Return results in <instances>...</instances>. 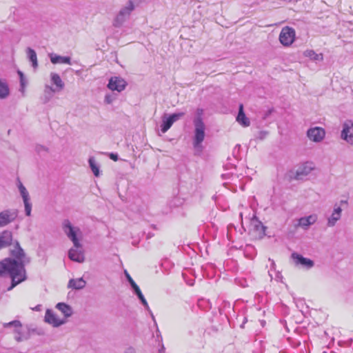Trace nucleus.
<instances>
[{
  "label": "nucleus",
  "mask_w": 353,
  "mask_h": 353,
  "mask_svg": "<svg viewBox=\"0 0 353 353\" xmlns=\"http://www.w3.org/2000/svg\"><path fill=\"white\" fill-rule=\"evenodd\" d=\"M6 276L11 279V283L8 290H12L18 284L27 279L24 264L10 257L0 261V277Z\"/></svg>",
  "instance_id": "obj_1"
},
{
  "label": "nucleus",
  "mask_w": 353,
  "mask_h": 353,
  "mask_svg": "<svg viewBox=\"0 0 353 353\" xmlns=\"http://www.w3.org/2000/svg\"><path fill=\"white\" fill-rule=\"evenodd\" d=\"M204 110L202 108H197L195 115L193 118L194 136H193V147L199 152L203 151L202 143L205 136V125L203 122V115Z\"/></svg>",
  "instance_id": "obj_2"
},
{
  "label": "nucleus",
  "mask_w": 353,
  "mask_h": 353,
  "mask_svg": "<svg viewBox=\"0 0 353 353\" xmlns=\"http://www.w3.org/2000/svg\"><path fill=\"white\" fill-rule=\"evenodd\" d=\"M62 228L68 239L73 243L76 248H82L78 236H81L82 232L79 228L74 226L68 219H64L62 223Z\"/></svg>",
  "instance_id": "obj_3"
},
{
  "label": "nucleus",
  "mask_w": 353,
  "mask_h": 353,
  "mask_svg": "<svg viewBox=\"0 0 353 353\" xmlns=\"http://www.w3.org/2000/svg\"><path fill=\"white\" fill-rule=\"evenodd\" d=\"M135 6L132 0H129L125 6L123 7L113 20L112 25L115 28H120L129 19L131 12L134 10Z\"/></svg>",
  "instance_id": "obj_4"
},
{
  "label": "nucleus",
  "mask_w": 353,
  "mask_h": 353,
  "mask_svg": "<svg viewBox=\"0 0 353 353\" xmlns=\"http://www.w3.org/2000/svg\"><path fill=\"white\" fill-rule=\"evenodd\" d=\"M295 39V30L293 28L285 26L279 34V41L285 46H290Z\"/></svg>",
  "instance_id": "obj_5"
},
{
  "label": "nucleus",
  "mask_w": 353,
  "mask_h": 353,
  "mask_svg": "<svg viewBox=\"0 0 353 353\" xmlns=\"http://www.w3.org/2000/svg\"><path fill=\"white\" fill-rule=\"evenodd\" d=\"M128 85L127 81L119 76L111 77L108 80L107 88L112 91L121 92Z\"/></svg>",
  "instance_id": "obj_6"
},
{
  "label": "nucleus",
  "mask_w": 353,
  "mask_h": 353,
  "mask_svg": "<svg viewBox=\"0 0 353 353\" xmlns=\"http://www.w3.org/2000/svg\"><path fill=\"white\" fill-rule=\"evenodd\" d=\"M312 170V163L307 162L300 165L295 172L290 171V177L291 179L303 180Z\"/></svg>",
  "instance_id": "obj_7"
},
{
  "label": "nucleus",
  "mask_w": 353,
  "mask_h": 353,
  "mask_svg": "<svg viewBox=\"0 0 353 353\" xmlns=\"http://www.w3.org/2000/svg\"><path fill=\"white\" fill-rule=\"evenodd\" d=\"M291 259L296 266H301L307 270L311 269L314 265L313 260L304 257L302 254L295 252L292 253Z\"/></svg>",
  "instance_id": "obj_8"
},
{
  "label": "nucleus",
  "mask_w": 353,
  "mask_h": 353,
  "mask_svg": "<svg viewBox=\"0 0 353 353\" xmlns=\"http://www.w3.org/2000/svg\"><path fill=\"white\" fill-rule=\"evenodd\" d=\"M341 137L353 145V122L352 121H347L343 123Z\"/></svg>",
  "instance_id": "obj_9"
},
{
  "label": "nucleus",
  "mask_w": 353,
  "mask_h": 353,
  "mask_svg": "<svg viewBox=\"0 0 353 353\" xmlns=\"http://www.w3.org/2000/svg\"><path fill=\"white\" fill-rule=\"evenodd\" d=\"M307 135L312 141L319 143L325 138V131L321 127L311 128L308 129Z\"/></svg>",
  "instance_id": "obj_10"
},
{
  "label": "nucleus",
  "mask_w": 353,
  "mask_h": 353,
  "mask_svg": "<svg viewBox=\"0 0 353 353\" xmlns=\"http://www.w3.org/2000/svg\"><path fill=\"white\" fill-rule=\"evenodd\" d=\"M45 321L54 327H58L66 323L65 319H60L52 310L47 309L45 314Z\"/></svg>",
  "instance_id": "obj_11"
},
{
  "label": "nucleus",
  "mask_w": 353,
  "mask_h": 353,
  "mask_svg": "<svg viewBox=\"0 0 353 353\" xmlns=\"http://www.w3.org/2000/svg\"><path fill=\"white\" fill-rule=\"evenodd\" d=\"M17 212H12L9 210H3L0 213V228L7 225L12 222L17 217Z\"/></svg>",
  "instance_id": "obj_12"
},
{
  "label": "nucleus",
  "mask_w": 353,
  "mask_h": 353,
  "mask_svg": "<svg viewBox=\"0 0 353 353\" xmlns=\"http://www.w3.org/2000/svg\"><path fill=\"white\" fill-rule=\"evenodd\" d=\"M10 255L12 259H16L18 262L22 263L24 266L30 262V259L26 256L23 248L10 250Z\"/></svg>",
  "instance_id": "obj_13"
},
{
  "label": "nucleus",
  "mask_w": 353,
  "mask_h": 353,
  "mask_svg": "<svg viewBox=\"0 0 353 353\" xmlns=\"http://www.w3.org/2000/svg\"><path fill=\"white\" fill-rule=\"evenodd\" d=\"M12 232L9 230H4L0 234V249L8 248L12 244Z\"/></svg>",
  "instance_id": "obj_14"
},
{
  "label": "nucleus",
  "mask_w": 353,
  "mask_h": 353,
  "mask_svg": "<svg viewBox=\"0 0 353 353\" xmlns=\"http://www.w3.org/2000/svg\"><path fill=\"white\" fill-rule=\"evenodd\" d=\"M77 249L74 247L70 248L68 251V258L72 261L83 263L85 261L83 252Z\"/></svg>",
  "instance_id": "obj_15"
},
{
  "label": "nucleus",
  "mask_w": 353,
  "mask_h": 353,
  "mask_svg": "<svg viewBox=\"0 0 353 353\" xmlns=\"http://www.w3.org/2000/svg\"><path fill=\"white\" fill-rule=\"evenodd\" d=\"M236 120L243 127H248L250 124V119L246 117L244 112L243 105L241 103L239 106V112Z\"/></svg>",
  "instance_id": "obj_16"
},
{
  "label": "nucleus",
  "mask_w": 353,
  "mask_h": 353,
  "mask_svg": "<svg viewBox=\"0 0 353 353\" xmlns=\"http://www.w3.org/2000/svg\"><path fill=\"white\" fill-rule=\"evenodd\" d=\"M125 274L127 279V281H128L134 294L137 296V298L139 299L144 297L143 293L141 292L139 287L138 285L135 283V281L132 279V278L130 276L129 273L125 270Z\"/></svg>",
  "instance_id": "obj_17"
},
{
  "label": "nucleus",
  "mask_w": 353,
  "mask_h": 353,
  "mask_svg": "<svg viewBox=\"0 0 353 353\" xmlns=\"http://www.w3.org/2000/svg\"><path fill=\"white\" fill-rule=\"evenodd\" d=\"M317 221L316 214H311L307 216H303L299 219V225L304 229H307L309 226L314 224Z\"/></svg>",
  "instance_id": "obj_18"
},
{
  "label": "nucleus",
  "mask_w": 353,
  "mask_h": 353,
  "mask_svg": "<svg viewBox=\"0 0 353 353\" xmlns=\"http://www.w3.org/2000/svg\"><path fill=\"white\" fill-rule=\"evenodd\" d=\"M50 61L53 64H58V63H66L71 65V59L70 57H63L61 55H58L57 54H49Z\"/></svg>",
  "instance_id": "obj_19"
},
{
  "label": "nucleus",
  "mask_w": 353,
  "mask_h": 353,
  "mask_svg": "<svg viewBox=\"0 0 353 353\" xmlns=\"http://www.w3.org/2000/svg\"><path fill=\"white\" fill-rule=\"evenodd\" d=\"M21 327H14V332L17 334L14 339L18 342H21L23 340H28L30 336V333L35 332L34 329L28 328V333L23 334L22 331H21Z\"/></svg>",
  "instance_id": "obj_20"
},
{
  "label": "nucleus",
  "mask_w": 353,
  "mask_h": 353,
  "mask_svg": "<svg viewBox=\"0 0 353 353\" xmlns=\"http://www.w3.org/2000/svg\"><path fill=\"white\" fill-rule=\"evenodd\" d=\"M56 308L60 310L65 318L70 317L73 314L72 307L65 303H58L56 305Z\"/></svg>",
  "instance_id": "obj_21"
},
{
  "label": "nucleus",
  "mask_w": 353,
  "mask_h": 353,
  "mask_svg": "<svg viewBox=\"0 0 353 353\" xmlns=\"http://www.w3.org/2000/svg\"><path fill=\"white\" fill-rule=\"evenodd\" d=\"M10 93L9 85L6 80L0 79V99H6Z\"/></svg>",
  "instance_id": "obj_22"
},
{
  "label": "nucleus",
  "mask_w": 353,
  "mask_h": 353,
  "mask_svg": "<svg viewBox=\"0 0 353 353\" xmlns=\"http://www.w3.org/2000/svg\"><path fill=\"white\" fill-rule=\"evenodd\" d=\"M26 54L28 59L29 61L32 63V66L34 68H37L38 67V61H37V53L32 48L28 47L26 49Z\"/></svg>",
  "instance_id": "obj_23"
},
{
  "label": "nucleus",
  "mask_w": 353,
  "mask_h": 353,
  "mask_svg": "<svg viewBox=\"0 0 353 353\" xmlns=\"http://www.w3.org/2000/svg\"><path fill=\"white\" fill-rule=\"evenodd\" d=\"M89 166L95 176H99L100 166L97 163L94 157H90L88 159Z\"/></svg>",
  "instance_id": "obj_24"
},
{
  "label": "nucleus",
  "mask_w": 353,
  "mask_h": 353,
  "mask_svg": "<svg viewBox=\"0 0 353 353\" xmlns=\"http://www.w3.org/2000/svg\"><path fill=\"white\" fill-rule=\"evenodd\" d=\"M173 123L168 117L167 114H164L162 117V123L161 125V131L163 133L166 132L172 125Z\"/></svg>",
  "instance_id": "obj_25"
},
{
  "label": "nucleus",
  "mask_w": 353,
  "mask_h": 353,
  "mask_svg": "<svg viewBox=\"0 0 353 353\" xmlns=\"http://www.w3.org/2000/svg\"><path fill=\"white\" fill-rule=\"evenodd\" d=\"M304 55L306 57L310 58L311 60L314 61H321L323 59V54H316L314 50H306L304 52Z\"/></svg>",
  "instance_id": "obj_26"
},
{
  "label": "nucleus",
  "mask_w": 353,
  "mask_h": 353,
  "mask_svg": "<svg viewBox=\"0 0 353 353\" xmlns=\"http://www.w3.org/2000/svg\"><path fill=\"white\" fill-rule=\"evenodd\" d=\"M51 81L54 84L58 90H61L64 88V83L62 81L60 76L57 73H51Z\"/></svg>",
  "instance_id": "obj_27"
},
{
  "label": "nucleus",
  "mask_w": 353,
  "mask_h": 353,
  "mask_svg": "<svg viewBox=\"0 0 353 353\" xmlns=\"http://www.w3.org/2000/svg\"><path fill=\"white\" fill-rule=\"evenodd\" d=\"M197 307L202 311L206 312L211 308V303L208 299H199L197 301Z\"/></svg>",
  "instance_id": "obj_28"
},
{
  "label": "nucleus",
  "mask_w": 353,
  "mask_h": 353,
  "mask_svg": "<svg viewBox=\"0 0 353 353\" xmlns=\"http://www.w3.org/2000/svg\"><path fill=\"white\" fill-rule=\"evenodd\" d=\"M252 223L254 225V228L256 231L259 232H263L264 234L266 228L263 225V223L258 219L256 216L252 219Z\"/></svg>",
  "instance_id": "obj_29"
},
{
  "label": "nucleus",
  "mask_w": 353,
  "mask_h": 353,
  "mask_svg": "<svg viewBox=\"0 0 353 353\" xmlns=\"http://www.w3.org/2000/svg\"><path fill=\"white\" fill-rule=\"evenodd\" d=\"M244 252L245 256L250 259H253L256 254L254 247L250 244L246 245Z\"/></svg>",
  "instance_id": "obj_30"
},
{
  "label": "nucleus",
  "mask_w": 353,
  "mask_h": 353,
  "mask_svg": "<svg viewBox=\"0 0 353 353\" xmlns=\"http://www.w3.org/2000/svg\"><path fill=\"white\" fill-rule=\"evenodd\" d=\"M54 92V90L48 85L46 86V89L44 91V97L43 99V103H48L50 99L52 97L53 92Z\"/></svg>",
  "instance_id": "obj_31"
},
{
  "label": "nucleus",
  "mask_w": 353,
  "mask_h": 353,
  "mask_svg": "<svg viewBox=\"0 0 353 353\" xmlns=\"http://www.w3.org/2000/svg\"><path fill=\"white\" fill-rule=\"evenodd\" d=\"M185 115V112H174L171 114H168V117L171 120V121L174 123L175 121L180 119L181 117H183Z\"/></svg>",
  "instance_id": "obj_32"
},
{
  "label": "nucleus",
  "mask_w": 353,
  "mask_h": 353,
  "mask_svg": "<svg viewBox=\"0 0 353 353\" xmlns=\"http://www.w3.org/2000/svg\"><path fill=\"white\" fill-rule=\"evenodd\" d=\"M3 326L4 328L8 327H22V324L20 321L19 320H14L9 323H4L3 324Z\"/></svg>",
  "instance_id": "obj_33"
},
{
  "label": "nucleus",
  "mask_w": 353,
  "mask_h": 353,
  "mask_svg": "<svg viewBox=\"0 0 353 353\" xmlns=\"http://www.w3.org/2000/svg\"><path fill=\"white\" fill-rule=\"evenodd\" d=\"M24 203L25 208V214L27 216H31L32 212V203L30 202V199L23 201Z\"/></svg>",
  "instance_id": "obj_34"
},
{
  "label": "nucleus",
  "mask_w": 353,
  "mask_h": 353,
  "mask_svg": "<svg viewBox=\"0 0 353 353\" xmlns=\"http://www.w3.org/2000/svg\"><path fill=\"white\" fill-rule=\"evenodd\" d=\"M340 219V216L334 214L333 212L332 216L328 219L327 225L328 226H334L336 222Z\"/></svg>",
  "instance_id": "obj_35"
},
{
  "label": "nucleus",
  "mask_w": 353,
  "mask_h": 353,
  "mask_svg": "<svg viewBox=\"0 0 353 353\" xmlns=\"http://www.w3.org/2000/svg\"><path fill=\"white\" fill-rule=\"evenodd\" d=\"M141 303L144 306L145 309L150 314L152 318L153 319H154V316L151 311V310L150 309V307L148 305V303L146 301V299H145V297H143L142 299H139Z\"/></svg>",
  "instance_id": "obj_36"
},
{
  "label": "nucleus",
  "mask_w": 353,
  "mask_h": 353,
  "mask_svg": "<svg viewBox=\"0 0 353 353\" xmlns=\"http://www.w3.org/2000/svg\"><path fill=\"white\" fill-rule=\"evenodd\" d=\"M240 148H241V145L237 144V145H236V146L233 149L232 155H233V157H234V159L235 160V161H239L238 154L239 153Z\"/></svg>",
  "instance_id": "obj_37"
},
{
  "label": "nucleus",
  "mask_w": 353,
  "mask_h": 353,
  "mask_svg": "<svg viewBox=\"0 0 353 353\" xmlns=\"http://www.w3.org/2000/svg\"><path fill=\"white\" fill-rule=\"evenodd\" d=\"M85 281L83 280V278H79L77 279V283L76 284V290H81L85 288Z\"/></svg>",
  "instance_id": "obj_38"
},
{
  "label": "nucleus",
  "mask_w": 353,
  "mask_h": 353,
  "mask_svg": "<svg viewBox=\"0 0 353 353\" xmlns=\"http://www.w3.org/2000/svg\"><path fill=\"white\" fill-rule=\"evenodd\" d=\"M268 134H269V132L268 131L261 130L258 132V134L256 137V138L257 139L262 141L266 138V137L268 135Z\"/></svg>",
  "instance_id": "obj_39"
},
{
  "label": "nucleus",
  "mask_w": 353,
  "mask_h": 353,
  "mask_svg": "<svg viewBox=\"0 0 353 353\" xmlns=\"http://www.w3.org/2000/svg\"><path fill=\"white\" fill-rule=\"evenodd\" d=\"M115 97L112 94H107L105 96L104 101L107 104H110L115 99Z\"/></svg>",
  "instance_id": "obj_40"
},
{
  "label": "nucleus",
  "mask_w": 353,
  "mask_h": 353,
  "mask_svg": "<svg viewBox=\"0 0 353 353\" xmlns=\"http://www.w3.org/2000/svg\"><path fill=\"white\" fill-rule=\"evenodd\" d=\"M183 201L179 198H174L170 202V205L171 207L174 206H179L182 205Z\"/></svg>",
  "instance_id": "obj_41"
},
{
  "label": "nucleus",
  "mask_w": 353,
  "mask_h": 353,
  "mask_svg": "<svg viewBox=\"0 0 353 353\" xmlns=\"http://www.w3.org/2000/svg\"><path fill=\"white\" fill-rule=\"evenodd\" d=\"M236 161H232V159L228 157V163L225 165V169H230L232 168H236Z\"/></svg>",
  "instance_id": "obj_42"
},
{
  "label": "nucleus",
  "mask_w": 353,
  "mask_h": 353,
  "mask_svg": "<svg viewBox=\"0 0 353 353\" xmlns=\"http://www.w3.org/2000/svg\"><path fill=\"white\" fill-rule=\"evenodd\" d=\"M27 80L26 79V77H24L23 78V81H20V89H19V91L21 92L22 93L24 92L25 91V88L27 85Z\"/></svg>",
  "instance_id": "obj_43"
},
{
  "label": "nucleus",
  "mask_w": 353,
  "mask_h": 353,
  "mask_svg": "<svg viewBox=\"0 0 353 353\" xmlns=\"http://www.w3.org/2000/svg\"><path fill=\"white\" fill-rule=\"evenodd\" d=\"M77 283V279H72L69 281L68 282V287L69 288H72V289H74L76 290V284Z\"/></svg>",
  "instance_id": "obj_44"
},
{
  "label": "nucleus",
  "mask_w": 353,
  "mask_h": 353,
  "mask_svg": "<svg viewBox=\"0 0 353 353\" xmlns=\"http://www.w3.org/2000/svg\"><path fill=\"white\" fill-rule=\"evenodd\" d=\"M20 194L23 199V201L24 200H28V199H30V195H29V193L28 192L27 190H24V191H22L20 192Z\"/></svg>",
  "instance_id": "obj_45"
},
{
  "label": "nucleus",
  "mask_w": 353,
  "mask_h": 353,
  "mask_svg": "<svg viewBox=\"0 0 353 353\" xmlns=\"http://www.w3.org/2000/svg\"><path fill=\"white\" fill-rule=\"evenodd\" d=\"M274 111V108L269 109L263 114V115L262 116V119L263 120H265Z\"/></svg>",
  "instance_id": "obj_46"
},
{
  "label": "nucleus",
  "mask_w": 353,
  "mask_h": 353,
  "mask_svg": "<svg viewBox=\"0 0 353 353\" xmlns=\"http://www.w3.org/2000/svg\"><path fill=\"white\" fill-rule=\"evenodd\" d=\"M108 157L110 159L113 160L114 161H117L119 159V155L117 153H109Z\"/></svg>",
  "instance_id": "obj_47"
},
{
  "label": "nucleus",
  "mask_w": 353,
  "mask_h": 353,
  "mask_svg": "<svg viewBox=\"0 0 353 353\" xmlns=\"http://www.w3.org/2000/svg\"><path fill=\"white\" fill-rule=\"evenodd\" d=\"M36 151L38 152V153H41L42 152H47V148H46L43 145H37L36 146Z\"/></svg>",
  "instance_id": "obj_48"
},
{
  "label": "nucleus",
  "mask_w": 353,
  "mask_h": 353,
  "mask_svg": "<svg viewBox=\"0 0 353 353\" xmlns=\"http://www.w3.org/2000/svg\"><path fill=\"white\" fill-rule=\"evenodd\" d=\"M161 265L164 268H167L169 266H172L170 261L168 259H165L164 261L162 262Z\"/></svg>",
  "instance_id": "obj_49"
},
{
  "label": "nucleus",
  "mask_w": 353,
  "mask_h": 353,
  "mask_svg": "<svg viewBox=\"0 0 353 353\" xmlns=\"http://www.w3.org/2000/svg\"><path fill=\"white\" fill-rule=\"evenodd\" d=\"M18 188H19V192L26 190V187L22 184V183L20 181V180L19 179H18Z\"/></svg>",
  "instance_id": "obj_50"
},
{
  "label": "nucleus",
  "mask_w": 353,
  "mask_h": 353,
  "mask_svg": "<svg viewBox=\"0 0 353 353\" xmlns=\"http://www.w3.org/2000/svg\"><path fill=\"white\" fill-rule=\"evenodd\" d=\"M18 188H19V192L26 190V187L22 184V183L20 181V180L19 179H18Z\"/></svg>",
  "instance_id": "obj_51"
},
{
  "label": "nucleus",
  "mask_w": 353,
  "mask_h": 353,
  "mask_svg": "<svg viewBox=\"0 0 353 353\" xmlns=\"http://www.w3.org/2000/svg\"><path fill=\"white\" fill-rule=\"evenodd\" d=\"M341 212H342V209L341 208V207L338 206L336 208H334L333 212L334 213V214H336V215L341 216Z\"/></svg>",
  "instance_id": "obj_52"
},
{
  "label": "nucleus",
  "mask_w": 353,
  "mask_h": 353,
  "mask_svg": "<svg viewBox=\"0 0 353 353\" xmlns=\"http://www.w3.org/2000/svg\"><path fill=\"white\" fill-rule=\"evenodd\" d=\"M14 250H19L20 248H22L19 243L18 241H14Z\"/></svg>",
  "instance_id": "obj_53"
},
{
  "label": "nucleus",
  "mask_w": 353,
  "mask_h": 353,
  "mask_svg": "<svg viewBox=\"0 0 353 353\" xmlns=\"http://www.w3.org/2000/svg\"><path fill=\"white\" fill-rule=\"evenodd\" d=\"M17 74H18V75L19 77V81H23V78L25 77L24 74L21 70H18L17 71Z\"/></svg>",
  "instance_id": "obj_54"
},
{
  "label": "nucleus",
  "mask_w": 353,
  "mask_h": 353,
  "mask_svg": "<svg viewBox=\"0 0 353 353\" xmlns=\"http://www.w3.org/2000/svg\"><path fill=\"white\" fill-rule=\"evenodd\" d=\"M134 352H135V350L132 347H129L128 348H127V350L125 351V353H134Z\"/></svg>",
  "instance_id": "obj_55"
},
{
  "label": "nucleus",
  "mask_w": 353,
  "mask_h": 353,
  "mask_svg": "<svg viewBox=\"0 0 353 353\" xmlns=\"http://www.w3.org/2000/svg\"><path fill=\"white\" fill-rule=\"evenodd\" d=\"M247 321H248L247 318H246V317H243V320L242 323H241V325H240V327H241V328H244V325H245V323H246Z\"/></svg>",
  "instance_id": "obj_56"
},
{
  "label": "nucleus",
  "mask_w": 353,
  "mask_h": 353,
  "mask_svg": "<svg viewBox=\"0 0 353 353\" xmlns=\"http://www.w3.org/2000/svg\"><path fill=\"white\" fill-rule=\"evenodd\" d=\"M41 305H37L36 307L32 308V310H35V311H40L41 310Z\"/></svg>",
  "instance_id": "obj_57"
},
{
  "label": "nucleus",
  "mask_w": 353,
  "mask_h": 353,
  "mask_svg": "<svg viewBox=\"0 0 353 353\" xmlns=\"http://www.w3.org/2000/svg\"><path fill=\"white\" fill-rule=\"evenodd\" d=\"M165 347L162 345L161 348L159 350V353H165Z\"/></svg>",
  "instance_id": "obj_58"
},
{
  "label": "nucleus",
  "mask_w": 353,
  "mask_h": 353,
  "mask_svg": "<svg viewBox=\"0 0 353 353\" xmlns=\"http://www.w3.org/2000/svg\"><path fill=\"white\" fill-rule=\"evenodd\" d=\"M269 260L271 261V269H274L276 266L275 262L270 259H269Z\"/></svg>",
  "instance_id": "obj_59"
},
{
  "label": "nucleus",
  "mask_w": 353,
  "mask_h": 353,
  "mask_svg": "<svg viewBox=\"0 0 353 353\" xmlns=\"http://www.w3.org/2000/svg\"><path fill=\"white\" fill-rule=\"evenodd\" d=\"M188 284L190 285H193L194 283H191V281H189V283H188Z\"/></svg>",
  "instance_id": "obj_60"
},
{
  "label": "nucleus",
  "mask_w": 353,
  "mask_h": 353,
  "mask_svg": "<svg viewBox=\"0 0 353 353\" xmlns=\"http://www.w3.org/2000/svg\"><path fill=\"white\" fill-rule=\"evenodd\" d=\"M188 284L190 285H193L194 283H191V281H189V283H188Z\"/></svg>",
  "instance_id": "obj_61"
},
{
  "label": "nucleus",
  "mask_w": 353,
  "mask_h": 353,
  "mask_svg": "<svg viewBox=\"0 0 353 353\" xmlns=\"http://www.w3.org/2000/svg\"><path fill=\"white\" fill-rule=\"evenodd\" d=\"M280 276H281V273H280V272H278V273H277V276H277V277H279Z\"/></svg>",
  "instance_id": "obj_62"
},
{
  "label": "nucleus",
  "mask_w": 353,
  "mask_h": 353,
  "mask_svg": "<svg viewBox=\"0 0 353 353\" xmlns=\"http://www.w3.org/2000/svg\"><path fill=\"white\" fill-rule=\"evenodd\" d=\"M149 237H151V235L150 234H148V238H149Z\"/></svg>",
  "instance_id": "obj_63"
}]
</instances>
